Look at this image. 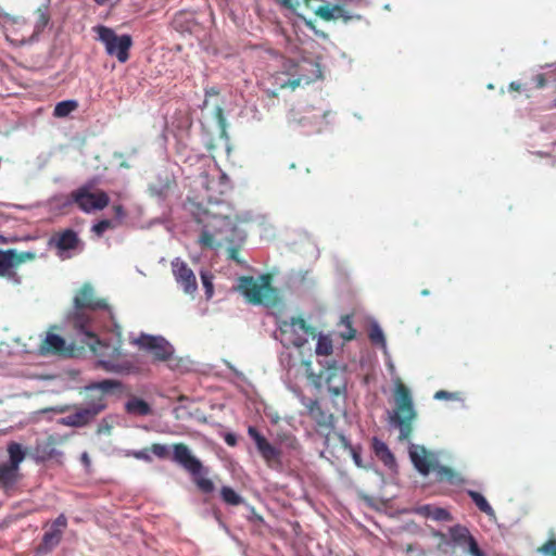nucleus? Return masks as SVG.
I'll list each match as a JSON object with an SVG mask.
<instances>
[{
    "label": "nucleus",
    "instance_id": "nucleus-57",
    "mask_svg": "<svg viewBox=\"0 0 556 556\" xmlns=\"http://www.w3.org/2000/svg\"><path fill=\"white\" fill-rule=\"evenodd\" d=\"M340 440L344 443V445H348V441L344 435L340 434Z\"/></svg>",
    "mask_w": 556,
    "mask_h": 556
},
{
    "label": "nucleus",
    "instance_id": "nucleus-24",
    "mask_svg": "<svg viewBox=\"0 0 556 556\" xmlns=\"http://www.w3.org/2000/svg\"><path fill=\"white\" fill-rule=\"evenodd\" d=\"M308 413L311 417L319 425V426H331L333 416L331 414H327L320 406L317 400L311 401L307 405Z\"/></svg>",
    "mask_w": 556,
    "mask_h": 556
},
{
    "label": "nucleus",
    "instance_id": "nucleus-32",
    "mask_svg": "<svg viewBox=\"0 0 556 556\" xmlns=\"http://www.w3.org/2000/svg\"><path fill=\"white\" fill-rule=\"evenodd\" d=\"M428 517H431L438 521H448L452 519L451 514L441 507H432L430 505H426L421 508Z\"/></svg>",
    "mask_w": 556,
    "mask_h": 556
},
{
    "label": "nucleus",
    "instance_id": "nucleus-33",
    "mask_svg": "<svg viewBox=\"0 0 556 556\" xmlns=\"http://www.w3.org/2000/svg\"><path fill=\"white\" fill-rule=\"evenodd\" d=\"M316 354L317 355H323V356H328L332 353V342L330 339L326 338V337H320L317 341V345H316Z\"/></svg>",
    "mask_w": 556,
    "mask_h": 556
},
{
    "label": "nucleus",
    "instance_id": "nucleus-18",
    "mask_svg": "<svg viewBox=\"0 0 556 556\" xmlns=\"http://www.w3.org/2000/svg\"><path fill=\"white\" fill-rule=\"evenodd\" d=\"M42 354H55L61 356H73L74 345H67L65 339L61 336L49 332L40 344Z\"/></svg>",
    "mask_w": 556,
    "mask_h": 556
},
{
    "label": "nucleus",
    "instance_id": "nucleus-36",
    "mask_svg": "<svg viewBox=\"0 0 556 556\" xmlns=\"http://www.w3.org/2000/svg\"><path fill=\"white\" fill-rule=\"evenodd\" d=\"M201 280L205 289V294L207 299L212 298L214 293L213 275L210 274L208 271H201Z\"/></svg>",
    "mask_w": 556,
    "mask_h": 556
},
{
    "label": "nucleus",
    "instance_id": "nucleus-50",
    "mask_svg": "<svg viewBox=\"0 0 556 556\" xmlns=\"http://www.w3.org/2000/svg\"><path fill=\"white\" fill-rule=\"evenodd\" d=\"M225 441L230 446H233L237 443L236 437L233 434H227Z\"/></svg>",
    "mask_w": 556,
    "mask_h": 556
},
{
    "label": "nucleus",
    "instance_id": "nucleus-13",
    "mask_svg": "<svg viewBox=\"0 0 556 556\" xmlns=\"http://www.w3.org/2000/svg\"><path fill=\"white\" fill-rule=\"evenodd\" d=\"M135 342L140 349L152 352L157 361H167L174 353L172 344L162 337L141 334Z\"/></svg>",
    "mask_w": 556,
    "mask_h": 556
},
{
    "label": "nucleus",
    "instance_id": "nucleus-21",
    "mask_svg": "<svg viewBox=\"0 0 556 556\" xmlns=\"http://www.w3.org/2000/svg\"><path fill=\"white\" fill-rule=\"evenodd\" d=\"M311 10L321 20L329 22L342 18L344 21L351 20V15L349 12L341 5L334 4L331 5L329 3L319 5L317 8L312 7Z\"/></svg>",
    "mask_w": 556,
    "mask_h": 556
},
{
    "label": "nucleus",
    "instance_id": "nucleus-45",
    "mask_svg": "<svg viewBox=\"0 0 556 556\" xmlns=\"http://www.w3.org/2000/svg\"><path fill=\"white\" fill-rule=\"evenodd\" d=\"M214 114H215V117L219 124V126L224 129L225 128V124H226V119H225V116H224V111L220 106H216L215 110H214Z\"/></svg>",
    "mask_w": 556,
    "mask_h": 556
},
{
    "label": "nucleus",
    "instance_id": "nucleus-19",
    "mask_svg": "<svg viewBox=\"0 0 556 556\" xmlns=\"http://www.w3.org/2000/svg\"><path fill=\"white\" fill-rule=\"evenodd\" d=\"M409 457L415 468L424 476L429 475L433 468V460L424 446L413 445L409 450Z\"/></svg>",
    "mask_w": 556,
    "mask_h": 556
},
{
    "label": "nucleus",
    "instance_id": "nucleus-27",
    "mask_svg": "<svg viewBox=\"0 0 556 556\" xmlns=\"http://www.w3.org/2000/svg\"><path fill=\"white\" fill-rule=\"evenodd\" d=\"M36 14V24L31 29L36 31V37L48 26L50 22V13L49 8L47 5H42L38 8L35 12Z\"/></svg>",
    "mask_w": 556,
    "mask_h": 556
},
{
    "label": "nucleus",
    "instance_id": "nucleus-14",
    "mask_svg": "<svg viewBox=\"0 0 556 556\" xmlns=\"http://www.w3.org/2000/svg\"><path fill=\"white\" fill-rule=\"evenodd\" d=\"M319 378L325 381L328 392L332 396L344 395L346 393V374L344 369L337 366H329L320 371Z\"/></svg>",
    "mask_w": 556,
    "mask_h": 556
},
{
    "label": "nucleus",
    "instance_id": "nucleus-46",
    "mask_svg": "<svg viewBox=\"0 0 556 556\" xmlns=\"http://www.w3.org/2000/svg\"><path fill=\"white\" fill-rule=\"evenodd\" d=\"M228 257L237 263H241L239 258V249L236 247H231L228 249Z\"/></svg>",
    "mask_w": 556,
    "mask_h": 556
},
{
    "label": "nucleus",
    "instance_id": "nucleus-11",
    "mask_svg": "<svg viewBox=\"0 0 556 556\" xmlns=\"http://www.w3.org/2000/svg\"><path fill=\"white\" fill-rule=\"evenodd\" d=\"M249 437L254 441L256 450L269 468H278L282 465L280 448L273 445L255 427L248 428Z\"/></svg>",
    "mask_w": 556,
    "mask_h": 556
},
{
    "label": "nucleus",
    "instance_id": "nucleus-5",
    "mask_svg": "<svg viewBox=\"0 0 556 556\" xmlns=\"http://www.w3.org/2000/svg\"><path fill=\"white\" fill-rule=\"evenodd\" d=\"M239 289L252 304L276 307L280 302L278 290L271 286L269 274L262 275L260 281L252 276H243L240 278Z\"/></svg>",
    "mask_w": 556,
    "mask_h": 556
},
{
    "label": "nucleus",
    "instance_id": "nucleus-7",
    "mask_svg": "<svg viewBox=\"0 0 556 556\" xmlns=\"http://www.w3.org/2000/svg\"><path fill=\"white\" fill-rule=\"evenodd\" d=\"M93 30L98 35V40L104 45L108 55L116 58L119 63H126L129 60V50L132 46L130 35H117L104 25L96 26Z\"/></svg>",
    "mask_w": 556,
    "mask_h": 556
},
{
    "label": "nucleus",
    "instance_id": "nucleus-56",
    "mask_svg": "<svg viewBox=\"0 0 556 556\" xmlns=\"http://www.w3.org/2000/svg\"><path fill=\"white\" fill-rule=\"evenodd\" d=\"M81 459H83L86 464H88V463H89V458H88V455H87L86 453H84V454H83Z\"/></svg>",
    "mask_w": 556,
    "mask_h": 556
},
{
    "label": "nucleus",
    "instance_id": "nucleus-16",
    "mask_svg": "<svg viewBox=\"0 0 556 556\" xmlns=\"http://www.w3.org/2000/svg\"><path fill=\"white\" fill-rule=\"evenodd\" d=\"M176 186L175 176L169 170L163 169L151 180L148 190L152 197L165 199Z\"/></svg>",
    "mask_w": 556,
    "mask_h": 556
},
{
    "label": "nucleus",
    "instance_id": "nucleus-15",
    "mask_svg": "<svg viewBox=\"0 0 556 556\" xmlns=\"http://www.w3.org/2000/svg\"><path fill=\"white\" fill-rule=\"evenodd\" d=\"M172 269L177 283L188 294H193L198 289L197 278L186 262L175 258L172 262Z\"/></svg>",
    "mask_w": 556,
    "mask_h": 556
},
{
    "label": "nucleus",
    "instance_id": "nucleus-25",
    "mask_svg": "<svg viewBox=\"0 0 556 556\" xmlns=\"http://www.w3.org/2000/svg\"><path fill=\"white\" fill-rule=\"evenodd\" d=\"M18 468L9 464L0 465V485L3 489L12 488L17 481Z\"/></svg>",
    "mask_w": 556,
    "mask_h": 556
},
{
    "label": "nucleus",
    "instance_id": "nucleus-17",
    "mask_svg": "<svg viewBox=\"0 0 556 556\" xmlns=\"http://www.w3.org/2000/svg\"><path fill=\"white\" fill-rule=\"evenodd\" d=\"M67 527V518L61 514L45 532L40 544V551L50 552L61 541L63 530Z\"/></svg>",
    "mask_w": 556,
    "mask_h": 556
},
{
    "label": "nucleus",
    "instance_id": "nucleus-6",
    "mask_svg": "<svg viewBox=\"0 0 556 556\" xmlns=\"http://www.w3.org/2000/svg\"><path fill=\"white\" fill-rule=\"evenodd\" d=\"M172 460L188 471L193 479L194 484L203 494H210L215 490L213 481L203 477L206 472L202 462L192 455L190 448L185 443L173 444Z\"/></svg>",
    "mask_w": 556,
    "mask_h": 556
},
{
    "label": "nucleus",
    "instance_id": "nucleus-43",
    "mask_svg": "<svg viewBox=\"0 0 556 556\" xmlns=\"http://www.w3.org/2000/svg\"><path fill=\"white\" fill-rule=\"evenodd\" d=\"M434 399L435 400H454V399H456V394L451 393L445 390H440L434 393Z\"/></svg>",
    "mask_w": 556,
    "mask_h": 556
},
{
    "label": "nucleus",
    "instance_id": "nucleus-35",
    "mask_svg": "<svg viewBox=\"0 0 556 556\" xmlns=\"http://www.w3.org/2000/svg\"><path fill=\"white\" fill-rule=\"evenodd\" d=\"M368 337L372 343L380 344L382 346L386 345L384 334L378 325H375L370 328Z\"/></svg>",
    "mask_w": 556,
    "mask_h": 556
},
{
    "label": "nucleus",
    "instance_id": "nucleus-37",
    "mask_svg": "<svg viewBox=\"0 0 556 556\" xmlns=\"http://www.w3.org/2000/svg\"><path fill=\"white\" fill-rule=\"evenodd\" d=\"M280 5H282L286 9H290L295 11L301 3H303L307 9H311V2L312 0H276Z\"/></svg>",
    "mask_w": 556,
    "mask_h": 556
},
{
    "label": "nucleus",
    "instance_id": "nucleus-40",
    "mask_svg": "<svg viewBox=\"0 0 556 556\" xmlns=\"http://www.w3.org/2000/svg\"><path fill=\"white\" fill-rule=\"evenodd\" d=\"M113 228V224L110 219H102L92 226V231L101 237L108 229Z\"/></svg>",
    "mask_w": 556,
    "mask_h": 556
},
{
    "label": "nucleus",
    "instance_id": "nucleus-38",
    "mask_svg": "<svg viewBox=\"0 0 556 556\" xmlns=\"http://www.w3.org/2000/svg\"><path fill=\"white\" fill-rule=\"evenodd\" d=\"M342 324L345 326L346 331L342 332L341 336L344 340H352L355 338L356 330L352 326L351 316L346 315L342 317Z\"/></svg>",
    "mask_w": 556,
    "mask_h": 556
},
{
    "label": "nucleus",
    "instance_id": "nucleus-52",
    "mask_svg": "<svg viewBox=\"0 0 556 556\" xmlns=\"http://www.w3.org/2000/svg\"><path fill=\"white\" fill-rule=\"evenodd\" d=\"M544 86H545V79H544L543 75H539L538 76V87L542 88Z\"/></svg>",
    "mask_w": 556,
    "mask_h": 556
},
{
    "label": "nucleus",
    "instance_id": "nucleus-53",
    "mask_svg": "<svg viewBox=\"0 0 556 556\" xmlns=\"http://www.w3.org/2000/svg\"><path fill=\"white\" fill-rule=\"evenodd\" d=\"M211 94L216 96V94H218V92H217L214 88H211L210 90H206V91H205V97H206V98H207L208 96H211Z\"/></svg>",
    "mask_w": 556,
    "mask_h": 556
},
{
    "label": "nucleus",
    "instance_id": "nucleus-31",
    "mask_svg": "<svg viewBox=\"0 0 556 556\" xmlns=\"http://www.w3.org/2000/svg\"><path fill=\"white\" fill-rule=\"evenodd\" d=\"M220 497L227 505L238 506L243 503V498L230 486L220 489Z\"/></svg>",
    "mask_w": 556,
    "mask_h": 556
},
{
    "label": "nucleus",
    "instance_id": "nucleus-58",
    "mask_svg": "<svg viewBox=\"0 0 556 556\" xmlns=\"http://www.w3.org/2000/svg\"><path fill=\"white\" fill-rule=\"evenodd\" d=\"M207 105V99L204 100L203 106Z\"/></svg>",
    "mask_w": 556,
    "mask_h": 556
},
{
    "label": "nucleus",
    "instance_id": "nucleus-55",
    "mask_svg": "<svg viewBox=\"0 0 556 556\" xmlns=\"http://www.w3.org/2000/svg\"><path fill=\"white\" fill-rule=\"evenodd\" d=\"M93 1H94L97 4H99V5H104V4L108 2V0H93Z\"/></svg>",
    "mask_w": 556,
    "mask_h": 556
},
{
    "label": "nucleus",
    "instance_id": "nucleus-28",
    "mask_svg": "<svg viewBox=\"0 0 556 556\" xmlns=\"http://www.w3.org/2000/svg\"><path fill=\"white\" fill-rule=\"evenodd\" d=\"M467 494L482 513L486 514L488 516H494V509L481 493L469 490Z\"/></svg>",
    "mask_w": 556,
    "mask_h": 556
},
{
    "label": "nucleus",
    "instance_id": "nucleus-29",
    "mask_svg": "<svg viewBox=\"0 0 556 556\" xmlns=\"http://www.w3.org/2000/svg\"><path fill=\"white\" fill-rule=\"evenodd\" d=\"M78 108V103L75 100H65L56 103L53 110L55 117H66Z\"/></svg>",
    "mask_w": 556,
    "mask_h": 556
},
{
    "label": "nucleus",
    "instance_id": "nucleus-49",
    "mask_svg": "<svg viewBox=\"0 0 556 556\" xmlns=\"http://www.w3.org/2000/svg\"><path fill=\"white\" fill-rule=\"evenodd\" d=\"M135 457L138 458V459H143L146 462H150L151 460V457L144 451H140V452L135 453Z\"/></svg>",
    "mask_w": 556,
    "mask_h": 556
},
{
    "label": "nucleus",
    "instance_id": "nucleus-54",
    "mask_svg": "<svg viewBox=\"0 0 556 556\" xmlns=\"http://www.w3.org/2000/svg\"><path fill=\"white\" fill-rule=\"evenodd\" d=\"M289 446H290V447H292V448H296V446H298V441H296V439H295V438H292V439H291V442H290Z\"/></svg>",
    "mask_w": 556,
    "mask_h": 556
},
{
    "label": "nucleus",
    "instance_id": "nucleus-41",
    "mask_svg": "<svg viewBox=\"0 0 556 556\" xmlns=\"http://www.w3.org/2000/svg\"><path fill=\"white\" fill-rule=\"evenodd\" d=\"M539 552L548 555V556H556V540L551 539L547 542H545L540 548Z\"/></svg>",
    "mask_w": 556,
    "mask_h": 556
},
{
    "label": "nucleus",
    "instance_id": "nucleus-34",
    "mask_svg": "<svg viewBox=\"0 0 556 556\" xmlns=\"http://www.w3.org/2000/svg\"><path fill=\"white\" fill-rule=\"evenodd\" d=\"M437 478L440 481H448L454 482V479L456 477V472L446 466H437L435 468Z\"/></svg>",
    "mask_w": 556,
    "mask_h": 556
},
{
    "label": "nucleus",
    "instance_id": "nucleus-20",
    "mask_svg": "<svg viewBox=\"0 0 556 556\" xmlns=\"http://www.w3.org/2000/svg\"><path fill=\"white\" fill-rule=\"evenodd\" d=\"M50 243L53 244L58 250L59 254L63 252L74 250L78 247L79 238L73 229H65L64 231L55 233Z\"/></svg>",
    "mask_w": 556,
    "mask_h": 556
},
{
    "label": "nucleus",
    "instance_id": "nucleus-48",
    "mask_svg": "<svg viewBox=\"0 0 556 556\" xmlns=\"http://www.w3.org/2000/svg\"><path fill=\"white\" fill-rule=\"evenodd\" d=\"M113 212L116 217L122 218V217L126 216V212H125L124 207L119 204L113 206Z\"/></svg>",
    "mask_w": 556,
    "mask_h": 556
},
{
    "label": "nucleus",
    "instance_id": "nucleus-10",
    "mask_svg": "<svg viewBox=\"0 0 556 556\" xmlns=\"http://www.w3.org/2000/svg\"><path fill=\"white\" fill-rule=\"evenodd\" d=\"M2 27L5 38L13 46L20 47L36 39V31H33L31 25L24 18L5 15L2 20Z\"/></svg>",
    "mask_w": 556,
    "mask_h": 556
},
{
    "label": "nucleus",
    "instance_id": "nucleus-42",
    "mask_svg": "<svg viewBox=\"0 0 556 556\" xmlns=\"http://www.w3.org/2000/svg\"><path fill=\"white\" fill-rule=\"evenodd\" d=\"M465 547H467V552L471 556H485V554L480 549L475 538L471 539Z\"/></svg>",
    "mask_w": 556,
    "mask_h": 556
},
{
    "label": "nucleus",
    "instance_id": "nucleus-3",
    "mask_svg": "<svg viewBox=\"0 0 556 556\" xmlns=\"http://www.w3.org/2000/svg\"><path fill=\"white\" fill-rule=\"evenodd\" d=\"M197 212L192 211L194 219L199 224H205V227L212 226L214 233L204 229L198 240L199 244L205 249L215 247L214 236L224 231H232L236 228L237 216L232 214L231 207L222 200L208 201L206 207L201 204L197 205Z\"/></svg>",
    "mask_w": 556,
    "mask_h": 556
},
{
    "label": "nucleus",
    "instance_id": "nucleus-23",
    "mask_svg": "<svg viewBox=\"0 0 556 556\" xmlns=\"http://www.w3.org/2000/svg\"><path fill=\"white\" fill-rule=\"evenodd\" d=\"M125 410L132 416H148L152 414V408L148 402L137 396H131L125 403Z\"/></svg>",
    "mask_w": 556,
    "mask_h": 556
},
{
    "label": "nucleus",
    "instance_id": "nucleus-30",
    "mask_svg": "<svg viewBox=\"0 0 556 556\" xmlns=\"http://www.w3.org/2000/svg\"><path fill=\"white\" fill-rule=\"evenodd\" d=\"M8 453L10 456V463L8 464L18 468L25 457V453L22 450L21 444L15 442L10 443L8 446Z\"/></svg>",
    "mask_w": 556,
    "mask_h": 556
},
{
    "label": "nucleus",
    "instance_id": "nucleus-39",
    "mask_svg": "<svg viewBox=\"0 0 556 556\" xmlns=\"http://www.w3.org/2000/svg\"><path fill=\"white\" fill-rule=\"evenodd\" d=\"M150 451L159 458L161 459H165V458H168L169 456V448L167 445L165 444H161V443H153L151 446H150Z\"/></svg>",
    "mask_w": 556,
    "mask_h": 556
},
{
    "label": "nucleus",
    "instance_id": "nucleus-44",
    "mask_svg": "<svg viewBox=\"0 0 556 556\" xmlns=\"http://www.w3.org/2000/svg\"><path fill=\"white\" fill-rule=\"evenodd\" d=\"M300 84H301V78L288 79L287 81L280 84V88L281 89L290 88L291 90H294L300 86Z\"/></svg>",
    "mask_w": 556,
    "mask_h": 556
},
{
    "label": "nucleus",
    "instance_id": "nucleus-1",
    "mask_svg": "<svg viewBox=\"0 0 556 556\" xmlns=\"http://www.w3.org/2000/svg\"><path fill=\"white\" fill-rule=\"evenodd\" d=\"M73 303L68 319L77 333L83 336L81 344L87 345L99 357V366L108 372H131L135 366L122 356V342L119 341L118 345L108 344L98 338L91 325L92 314L100 309L110 311L106 301L98 298L94 288L86 282L76 292Z\"/></svg>",
    "mask_w": 556,
    "mask_h": 556
},
{
    "label": "nucleus",
    "instance_id": "nucleus-9",
    "mask_svg": "<svg viewBox=\"0 0 556 556\" xmlns=\"http://www.w3.org/2000/svg\"><path fill=\"white\" fill-rule=\"evenodd\" d=\"M71 201L80 211L91 213L105 208L110 203L108 193L103 190L91 191L89 186H81L71 192Z\"/></svg>",
    "mask_w": 556,
    "mask_h": 556
},
{
    "label": "nucleus",
    "instance_id": "nucleus-4",
    "mask_svg": "<svg viewBox=\"0 0 556 556\" xmlns=\"http://www.w3.org/2000/svg\"><path fill=\"white\" fill-rule=\"evenodd\" d=\"M393 399L394 408L389 415V422L399 429V441H409L418 414L410 390L401 379H397L394 383Z\"/></svg>",
    "mask_w": 556,
    "mask_h": 556
},
{
    "label": "nucleus",
    "instance_id": "nucleus-12",
    "mask_svg": "<svg viewBox=\"0 0 556 556\" xmlns=\"http://www.w3.org/2000/svg\"><path fill=\"white\" fill-rule=\"evenodd\" d=\"M36 260L31 251L18 252L15 249H0V277H12L22 264Z\"/></svg>",
    "mask_w": 556,
    "mask_h": 556
},
{
    "label": "nucleus",
    "instance_id": "nucleus-51",
    "mask_svg": "<svg viewBox=\"0 0 556 556\" xmlns=\"http://www.w3.org/2000/svg\"><path fill=\"white\" fill-rule=\"evenodd\" d=\"M520 89H521V85L519 83L511 81L509 84V90L520 91Z\"/></svg>",
    "mask_w": 556,
    "mask_h": 556
},
{
    "label": "nucleus",
    "instance_id": "nucleus-47",
    "mask_svg": "<svg viewBox=\"0 0 556 556\" xmlns=\"http://www.w3.org/2000/svg\"><path fill=\"white\" fill-rule=\"evenodd\" d=\"M351 451H352V457H353L355 465L359 468H363L364 465H363L359 452L356 451L355 448H351Z\"/></svg>",
    "mask_w": 556,
    "mask_h": 556
},
{
    "label": "nucleus",
    "instance_id": "nucleus-26",
    "mask_svg": "<svg viewBox=\"0 0 556 556\" xmlns=\"http://www.w3.org/2000/svg\"><path fill=\"white\" fill-rule=\"evenodd\" d=\"M450 538L451 540L459 545V546H463L465 547L467 545V543L473 539V536L470 534L468 528L462 526V525H456V526H453L450 528Z\"/></svg>",
    "mask_w": 556,
    "mask_h": 556
},
{
    "label": "nucleus",
    "instance_id": "nucleus-8",
    "mask_svg": "<svg viewBox=\"0 0 556 556\" xmlns=\"http://www.w3.org/2000/svg\"><path fill=\"white\" fill-rule=\"evenodd\" d=\"M280 342L287 349L302 348L306 343L304 334L314 333V328L302 317H292L290 320H282L279 326Z\"/></svg>",
    "mask_w": 556,
    "mask_h": 556
},
{
    "label": "nucleus",
    "instance_id": "nucleus-2",
    "mask_svg": "<svg viewBox=\"0 0 556 556\" xmlns=\"http://www.w3.org/2000/svg\"><path fill=\"white\" fill-rule=\"evenodd\" d=\"M123 383L114 379H104L86 387V403L62 418V424L71 427H84L91 422L106 406L105 394L121 391Z\"/></svg>",
    "mask_w": 556,
    "mask_h": 556
},
{
    "label": "nucleus",
    "instance_id": "nucleus-22",
    "mask_svg": "<svg viewBox=\"0 0 556 556\" xmlns=\"http://www.w3.org/2000/svg\"><path fill=\"white\" fill-rule=\"evenodd\" d=\"M372 450L375 455L390 469L396 467V460L389 446L378 438L372 439Z\"/></svg>",
    "mask_w": 556,
    "mask_h": 556
}]
</instances>
